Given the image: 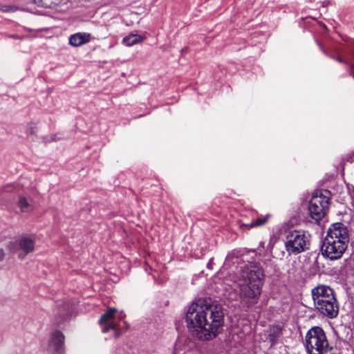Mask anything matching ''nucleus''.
Masks as SVG:
<instances>
[{
	"label": "nucleus",
	"mask_w": 354,
	"mask_h": 354,
	"mask_svg": "<svg viewBox=\"0 0 354 354\" xmlns=\"http://www.w3.org/2000/svg\"><path fill=\"white\" fill-rule=\"evenodd\" d=\"M305 346L308 354H324L328 351V342L322 327L313 326L307 332Z\"/></svg>",
	"instance_id": "nucleus-4"
},
{
	"label": "nucleus",
	"mask_w": 354,
	"mask_h": 354,
	"mask_svg": "<svg viewBox=\"0 0 354 354\" xmlns=\"http://www.w3.org/2000/svg\"><path fill=\"white\" fill-rule=\"evenodd\" d=\"M272 265L268 259L250 261L241 266L239 297L243 308L249 309L258 304L266 281V268Z\"/></svg>",
	"instance_id": "nucleus-2"
},
{
	"label": "nucleus",
	"mask_w": 354,
	"mask_h": 354,
	"mask_svg": "<svg viewBox=\"0 0 354 354\" xmlns=\"http://www.w3.org/2000/svg\"><path fill=\"white\" fill-rule=\"evenodd\" d=\"M62 0H35L39 6L46 8H51L57 6Z\"/></svg>",
	"instance_id": "nucleus-18"
},
{
	"label": "nucleus",
	"mask_w": 354,
	"mask_h": 354,
	"mask_svg": "<svg viewBox=\"0 0 354 354\" xmlns=\"http://www.w3.org/2000/svg\"><path fill=\"white\" fill-rule=\"evenodd\" d=\"M283 327L279 324H274L270 327L268 339L272 347L278 342L279 338L282 335Z\"/></svg>",
	"instance_id": "nucleus-13"
},
{
	"label": "nucleus",
	"mask_w": 354,
	"mask_h": 354,
	"mask_svg": "<svg viewBox=\"0 0 354 354\" xmlns=\"http://www.w3.org/2000/svg\"><path fill=\"white\" fill-rule=\"evenodd\" d=\"M143 37L138 34H129L122 39V44L127 46H131L142 41Z\"/></svg>",
	"instance_id": "nucleus-14"
},
{
	"label": "nucleus",
	"mask_w": 354,
	"mask_h": 354,
	"mask_svg": "<svg viewBox=\"0 0 354 354\" xmlns=\"http://www.w3.org/2000/svg\"><path fill=\"white\" fill-rule=\"evenodd\" d=\"M323 52H324V53L326 55H327V56H328V57H331V58H332V59H335L336 61H337V62H339V63H346V62H345V61H344L342 57H335V56L329 55L328 54V53H327L325 50H323Z\"/></svg>",
	"instance_id": "nucleus-23"
},
{
	"label": "nucleus",
	"mask_w": 354,
	"mask_h": 354,
	"mask_svg": "<svg viewBox=\"0 0 354 354\" xmlns=\"http://www.w3.org/2000/svg\"><path fill=\"white\" fill-rule=\"evenodd\" d=\"M348 243L338 241L330 238H324L321 244V252L323 257L335 261L339 259L346 252Z\"/></svg>",
	"instance_id": "nucleus-6"
},
{
	"label": "nucleus",
	"mask_w": 354,
	"mask_h": 354,
	"mask_svg": "<svg viewBox=\"0 0 354 354\" xmlns=\"http://www.w3.org/2000/svg\"><path fill=\"white\" fill-rule=\"evenodd\" d=\"M313 268H314L315 271H318L319 270V263H318V256L315 259V263H314V265H313Z\"/></svg>",
	"instance_id": "nucleus-24"
},
{
	"label": "nucleus",
	"mask_w": 354,
	"mask_h": 354,
	"mask_svg": "<svg viewBox=\"0 0 354 354\" xmlns=\"http://www.w3.org/2000/svg\"><path fill=\"white\" fill-rule=\"evenodd\" d=\"M35 241L33 235L24 234L14 241H10L8 249L12 253L21 250L22 253L19 254V259H24L27 254L32 252L35 250Z\"/></svg>",
	"instance_id": "nucleus-8"
},
{
	"label": "nucleus",
	"mask_w": 354,
	"mask_h": 354,
	"mask_svg": "<svg viewBox=\"0 0 354 354\" xmlns=\"http://www.w3.org/2000/svg\"><path fill=\"white\" fill-rule=\"evenodd\" d=\"M326 238H330L337 241L349 243V233L348 227L342 223L337 222L331 224L327 230Z\"/></svg>",
	"instance_id": "nucleus-9"
},
{
	"label": "nucleus",
	"mask_w": 354,
	"mask_h": 354,
	"mask_svg": "<svg viewBox=\"0 0 354 354\" xmlns=\"http://www.w3.org/2000/svg\"><path fill=\"white\" fill-rule=\"evenodd\" d=\"M5 257V252L3 249L0 248V261H2Z\"/></svg>",
	"instance_id": "nucleus-25"
},
{
	"label": "nucleus",
	"mask_w": 354,
	"mask_h": 354,
	"mask_svg": "<svg viewBox=\"0 0 354 354\" xmlns=\"http://www.w3.org/2000/svg\"><path fill=\"white\" fill-rule=\"evenodd\" d=\"M73 313L72 305L67 301H62L57 304V311L55 313V320L57 326H60L67 321Z\"/></svg>",
	"instance_id": "nucleus-11"
},
{
	"label": "nucleus",
	"mask_w": 354,
	"mask_h": 354,
	"mask_svg": "<svg viewBox=\"0 0 354 354\" xmlns=\"http://www.w3.org/2000/svg\"><path fill=\"white\" fill-rule=\"evenodd\" d=\"M12 38H17L18 37L17 35H12L11 36Z\"/></svg>",
	"instance_id": "nucleus-29"
},
{
	"label": "nucleus",
	"mask_w": 354,
	"mask_h": 354,
	"mask_svg": "<svg viewBox=\"0 0 354 354\" xmlns=\"http://www.w3.org/2000/svg\"><path fill=\"white\" fill-rule=\"evenodd\" d=\"M117 309L115 308H109L104 314L102 315L99 319L100 324H104L113 319L115 316Z\"/></svg>",
	"instance_id": "nucleus-16"
},
{
	"label": "nucleus",
	"mask_w": 354,
	"mask_h": 354,
	"mask_svg": "<svg viewBox=\"0 0 354 354\" xmlns=\"http://www.w3.org/2000/svg\"><path fill=\"white\" fill-rule=\"evenodd\" d=\"M110 329H113L114 331V337H118L121 335V332L118 330L117 326L113 324H109L108 326H106L102 328V332L105 333H107Z\"/></svg>",
	"instance_id": "nucleus-19"
},
{
	"label": "nucleus",
	"mask_w": 354,
	"mask_h": 354,
	"mask_svg": "<svg viewBox=\"0 0 354 354\" xmlns=\"http://www.w3.org/2000/svg\"><path fill=\"white\" fill-rule=\"evenodd\" d=\"M350 75L352 76L354 78V72L351 71L350 73Z\"/></svg>",
	"instance_id": "nucleus-28"
},
{
	"label": "nucleus",
	"mask_w": 354,
	"mask_h": 354,
	"mask_svg": "<svg viewBox=\"0 0 354 354\" xmlns=\"http://www.w3.org/2000/svg\"><path fill=\"white\" fill-rule=\"evenodd\" d=\"M17 204L22 213L30 212L32 209V205L28 203L26 198L24 196H19Z\"/></svg>",
	"instance_id": "nucleus-15"
},
{
	"label": "nucleus",
	"mask_w": 354,
	"mask_h": 354,
	"mask_svg": "<svg viewBox=\"0 0 354 354\" xmlns=\"http://www.w3.org/2000/svg\"><path fill=\"white\" fill-rule=\"evenodd\" d=\"M310 235L302 230H290L285 241L286 250L290 254H297L309 249Z\"/></svg>",
	"instance_id": "nucleus-5"
},
{
	"label": "nucleus",
	"mask_w": 354,
	"mask_h": 354,
	"mask_svg": "<svg viewBox=\"0 0 354 354\" xmlns=\"http://www.w3.org/2000/svg\"><path fill=\"white\" fill-rule=\"evenodd\" d=\"M35 124L29 123L28 124L27 129H26V134H27V136H30L31 135H35Z\"/></svg>",
	"instance_id": "nucleus-21"
},
{
	"label": "nucleus",
	"mask_w": 354,
	"mask_h": 354,
	"mask_svg": "<svg viewBox=\"0 0 354 354\" xmlns=\"http://www.w3.org/2000/svg\"><path fill=\"white\" fill-rule=\"evenodd\" d=\"M311 295L316 309L324 316L333 319L339 312L335 291L326 285H319L312 289Z\"/></svg>",
	"instance_id": "nucleus-3"
},
{
	"label": "nucleus",
	"mask_w": 354,
	"mask_h": 354,
	"mask_svg": "<svg viewBox=\"0 0 354 354\" xmlns=\"http://www.w3.org/2000/svg\"><path fill=\"white\" fill-rule=\"evenodd\" d=\"M188 331L201 341L212 340L223 330V306L209 297H199L187 307L184 317Z\"/></svg>",
	"instance_id": "nucleus-1"
},
{
	"label": "nucleus",
	"mask_w": 354,
	"mask_h": 354,
	"mask_svg": "<svg viewBox=\"0 0 354 354\" xmlns=\"http://www.w3.org/2000/svg\"><path fill=\"white\" fill-rule=\"evenodd\" d=\"M349 66H350L351 69H353L354 65L353 64H349Z\"/></svg>",
	"instance_id": "nucleus-27"
},
{
	"label": "nucleus",
	"mask_w": 354,
	"mask_h": 354,
	"mask_svg": "<svg viewBox=\"0 0 354 354\" xmlns=\"http://www.w3.org/2000/svg\"><path fill=\"white\" fill-rule=\"evenodd\" d=\"M185 50H186V48H182V51H184Z\"/></svg>",
	"instance_id": "nucleus-30"
},
{
	"label": "nucleus",
	"mask_w": 354,
	"mask_h": 354,
	"mask_svg": "<svg viewBox=\"0 0 354 354\" xmlns=\"http://www.w3.org/2000/svg\"><path fill=\"white\" fill-rule=\"evenodd\" d=\"M17 10V7L12 5H3L0 7V10L3 12H15Z\"/></svg>",
	"instance_id": "nucleus-20"
},
{
	"label": "nucleus",
	"mask_w": 354,
	"mask_h": 354,
	"mask_svg": "<svg viewBox=\"0 0 354 354\" xmlns=\"http://www.w3.org/2000/svg\"><path fill=\"white\" fill-rule=\"evenodd\" d=\"M91 38V35L89 33L77 32L70 36L68 43L72 46L77 47L88 43Z\"/></svg>",
	"instance_id": "nucleus-12"
},
{
	"label": "nucleus",
	"mask_w": 354,
	"mask_h": 354,
	"mask_svg": "<svg viewBox=\"0 0 354 354\" xmlns=\"http://www.w3.org/2000/svg\"><path fill=\"white\" fill-rule=\"evenodd\" d=\"M342 161L344 162H348L352 163L354 161V153H351L346 155L342 158Z\"/></svg>",
	"instance_id": "nucleus-22"
},
{
	"label": "nucleus",
	"mask_w": 354,
	"mask_h": 354,
	"mask_svg": "<svg viewBox=\"0 0 354 354\" xmlns=\"http://www.w3.org/2000/svg\"><path fill=\"white\" fill-rule=\"evenodd\" d=\"M329 205V198L321 192L317 191L313 194L309 201L308 210L313 219L319 221L324 217Z\"/></svg>",
	"instance_id": "nucleus-7"
},
{
	"label": "nucleus",
	"mask_w": 354,
	"mask_h": 354,
	"mask_svg": "<svg viewBox=\"0 0 354 354\" xmlns=\"http://www.w3.org/2000/svg\"><path fill=\"white\" fill-rule=\"evenodd\" d=\"M64 335L59 330L54 331L50 338L48 351L52 354H63L64 351Z\"/></svg>",
	"instance_id": "nucleus-10"
},
{
	"label": "nucleus",
	"mask_w": 354,
	"mask_h": 354,
	"mask_svg": "<svg viewBox=\"0 0 354 354\" xmlns=\"http://www.w3.org/2000/svg\"><path fill=\"white\" fill-rule=\"evenodd\" d=\"M270 217V214H267L266 216L261 218H258L255 220H253L249 224H243L242 226H244L247 228H252L254 227H259L264 225L267 223L268 218Z\"/></svg>",
	"instance_id": "nucleus-17"
},
{
	"label": "nucleus",
	"mask_w": 354,
	"mask_h": 354,
	"mask_svg": "<svg viewBox=\"0 0 354 354\" xmlns=\"http://www.w3.org/2000/svg\"><path fill=\"white\" fill-rule=\"evenodd\" d=\"M124 350L121 348H118L115 350V353L113 354H123Z\"/></svg>",
	"instance_id": "nucleus-26"
}]
</instances>
